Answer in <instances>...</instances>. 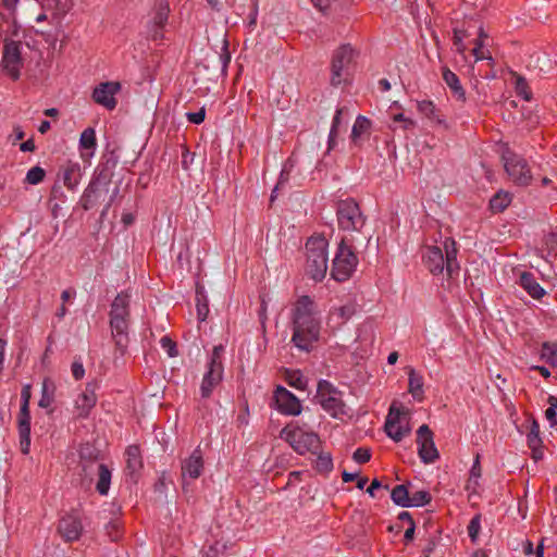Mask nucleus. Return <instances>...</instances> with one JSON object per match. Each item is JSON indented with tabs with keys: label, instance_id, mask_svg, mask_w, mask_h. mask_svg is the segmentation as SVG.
<instances>
[{
	"label": "nucleus",
	"instance_id": "a211bd4d",
	"mask_svg": "<svg viewBox=\"0 0 557 557\" xmlns=\"http://www.w3.org/2000/svg\"><path fill=\"white\" fill-rule=\"evenodd\" d=\"M120 89L121 84L119 82L100 83L95 87L91 98L97 104H100L108 110H113L117 104L115 95Z\"/></svg>",
	"mask_w": 557,
	"mask_h": 557
},
{
	"label": "nucleus",
	"instance_id": "864d4df0",
	"mask_svg": "<svg viewBox=\"0 0 557 557\" xmlns=\"http://www.w3.org/2000/svg\"><path fill=\"white\" fill-rule=\"evenodd\" d=\"M186 117H187L188 122H190L193 124H197V125L201 124L206 117V109L202 107L197 112H188V113H186Z\"/></svg>",
	"mask_w": 557,
	"mask_h": 557
},
{
	"label": "nucleus",
	"instance_id": "9b49d317",
	"mask_svg": "<svg viewBox=\"0 0 557 557\" xmlns=\"http://www.w3.org/2000/svg\"><path fill=\"white\" fill-rule=\"evenodd\" d=\"M355 51L349 44L339 46L331 60V85L337 87L347 82L348 66L352 62Z\"/></svg>",
	"mask_w": 557,
	"mask_h": 557
},
{
	"label": "nucleus",
	"instance_id": "b1692460",
	"mask_svg": "<svg viewBox=\"0 0 557 557\" xmlns=\"http://www.w3.org/2000/svg\"><path fill=\"white\" fill-rule=\"evenodd\" d=\"M114 166H115V162L110 161V160L99 163L97 165V168L95 169L94 175H92L89 184L107 191L108 186L110 185L112 177H113V168Z\"/></svg>",
	"mask_w": 557,
	"mask_h": 557
},
{
	"label": "nucleus",
	"instance_id": "a19ab883",
	"mask_svg": "<svg viewBox=\"0 0 557 557\" xmlns=\"http://www.w3.org/2000/svg\"><path fill=\"white\" fill-rule=\"evenodd\" d=\"M314 468L320 473H329L333 469V460L330 454L318 453Z\"/></svg>",
	"mask_w": 557,
	"mask_h": 557
},
{
	"label": "nucleus",
	"instance_id": "aec40b11",
	"mask_svg": "<svg viewBox=\"0 0 557 557\" xmlns=\"http://www.w3.org/2000/svg\"><path fill=\"white\" fill-rule=\"evenodd\" d=\"M58 532L65 542L77 541L83 533V524L81 519L72 513L65 515L59 521Z\"/></svg>",
	"mask_w": 557,
	"mask_h": 557
},
{
	"label": "nucleus",
	"instance_id": "58836bf2",
	"mask_svg": "<svg viewBox=\"0 0 557 557\" xmlns=\"http://www.w3.org/2000/svg\"><path fill=\"white\" fill-rule=\"evenodd\" d=\"M541 356L549 366L557 368V344L543 343Z\"/></svg>",
	"mask_w": 557,
	"mask_h": 557
},
{
	"label": "nucleus",
	"instance_id": "bf43d9fd",
	"mask_svg": "<svg viewBox=\"0 0 557 557\" xmlns=\"http://www.w3.org/2000/svg\"><path fill=\"white\" fill-rule=\"evenodd\" d=\"M343 112H344V108H337V110L335 111V114H334V117L332 121V126L330 129L332 133H338V127L341 125V119H342Z\"/></svg>",
	"mask_w": 557,
	"mask_h": 557
},
{
	"label": "nucleus",
	"instance_id": "bb28decb",
	"mask_svg": "<svg viewBox=\"0 0 557 557\" xmlns=\"http://www.w3.org/2000/svg\"><path fill=\"white\" fill-rule=\"evenodd\" d=\"M356 313L354 304H346L341 307L333 308L329 313V322L335 327L344 325Z\"/></svg>",
	"mask_w": 557,
	"mask_h": 557
},
{
	"label": "nucleus",
	"instance_id": "680f3d73",
	"mask_svg": "<svg viewBox=\"0 0 557 557\" xmlns=\"http://www.w3.org/2000/svg\"><path fill=\"white\" fill-rule=\"evenodd\" d=\"M481 471H482V469H481V465H480V455L478 454L475 456L474 462H473V465L471 467L470 474L473 478H480L481 476Z\"/></svg>",
	"mask_w": 557,
	"mask_h": 557
},
{
	"label": "nucleus",
	"instance_id": "72a5a7b5",
	"mask_svg": "<svg viewBox=\"0 0 557 557\" xmlns=\"http://www.w3.org/2000/svg\"><path fill=\"white\" fill-rule=\"evenodd\" d=\"M54 389L55 386L53 382L48 377L44 379L41 386V396L38 401V406L40 408H49L52 405L54 400Z\"/></svg>",
	"mask_w": 557,
	"mask_h": 557
},
{
	"label": "nucleus",
	"instance_id": "13d9d810",
	"mask_svg": "<svg viewBox=\"0 0 557 557\" xmlns=\"http://www.w3.org/2000/svg\"><path fill=\"white\" fill-rule=\"evenodd\" d=\"M257 17H258V0H253L251 11L248 15L247 26L249 29L252 30L256 27Z\"/></svg>",
	"mask_w": 557,
	"mask_h": 557
},
{
	"label": "nucleus",
	"instance_id": "e433bc0d",
	"mask_svg": "<svg viewBox=\"0 0 557 557\" xmlns=\"http://www.w3.org/2000/svg\"><path fill=\"white\" fill-rule=\"evenodd\" d=\"M79 147L85 150H95L97 147L96 132L92 127L85 128L79 138Z\"/></svg>",
	"mask_w": 557,
	"mask_h": 557
},
{
	"label": "nucleus",
	"instance_id": "4c0bfd02",
	"mask_svg": "<svg viewBox=\"0 0 557 557\" xmlns=\"http://www.w3.org/2000/svg\"><path fill=\"white\" fill-rule=\"evenodd\" d=\"M197 317L200 322L206 321L209 314V305L206 295L197 287L196 290Z\"/></svg>",
	"mask_w": 557,
	"mask_h": 557
},
{
	"label": "nucleus",
	"instance_id": "39448f33",
	"mask_svg": "<svg viewBox=\"0 0 557 557\" xmlns=\"http://www.w3.org/2000/svg\"><path fill=\"white\" fill-rule=\"evenodd\" d=\"M280 437L286 441L299 455L306 453L318 454L321 449V441L317 433L307 432L297 423H288L280 432Z\"/></svg>",
	"mask_w": 557,
	"mask_h": 557
},
{
	"label": "nucleus",
	"instance_id": "4468645a",
	"mask_svg": "<svg viewBox=\"0 0 557 557\" xmlns=\"http://www.w3.org/2000/svg\"><path fill=\"white\" fill-rule=\"evenodd\" d=\"M418 455L422 462L433 463L440 458V453L434 444V434L426 424L417 430Z\"/></svg>",
	"mask_w": 557,
	"mask_h": 557
},
{
	"label": "nucleus",
	"instance_id": "49530a36",
	"mask_svg": "<svg viewBox=\"0 0 557 557\" xmlns=\"http://www.w3.org/2000/svg\"><path fill=\"white\" fill-rule=\"evenodd\" d=\"M468 36L469 35H468L467 30L454 28L453 42H454V46L456 47L457 52L463 53L466 51L467 47L463 44V39L467 38Z\"/></svg>",
	"mask_w": 557,
	"mask_h": 557
},
{
	"label": "nucleus",
	"instance_id": "a878e982",
	"mask_svg": "<svg viewBox=\"0 0 557 557\" xmlns=\"http://www.w3.org/2000/svg\"><path fill=\"white\" fill-rule=\"evenodd\" d=\"M442 76L446 85L449 87L453 98L458 102L465 103L467 100L466 90L462 87L459 77L448 67H443Z\"/></svg>",
	"mask_w": 557,
	"mask_h": 557
},
{
	"label": "nucleus",
	"instance_id": "4d7b16f0",
	"mask_svg": "<svg viewBox=\"0 0 557 557\" xmlns=\"http://www.w3.org/2000/svg\"><path fill=\"white\" fill-rule=\"evenodd\" d=\"M30 398H32V385L26 384L23 386V388L21 391V407L26 406L27 408H29Z\"/></svg>",
	"mask_w": 557,
	"mask_h": 557
},
{
	"label": "nucleus",
	"instance_id": "f03ea898",
	"mask_svg": "<svg viewBox=\"0 0 557 557\" xmlns=\"http://www.w3.org/2000/svg\"><path fill=\"white\" fill-rule=\"evenodd\" d=\"M131 298L129 290H122L110 305L109 325L115 349L121 356L125 355L129 343Z\"/></svg>",
	"mask_w": 557,
	"mask_h": 557
},
{
	"label": "nucleus",
	"instance_id": "7c9ffc66",
	"mask_svg": "<svg viewBox=\"0 0 557 557\" xmlns=\"http://www.w3.org/2000/svg\"><path fill=\"white\" fill-rule=\"evenodd\" d=\"M103 191V189L88 184L79 200L82 208L85 211L92 209L99 202Z\"/></svg>",
	"mask_w": 557,
	"mask_h": 557
},
{
	"label": "nucleus",
	"instance_id": "0e129e2a",
	"mask_svg": "<svg viewBox=\"0 0 557 557\" xmlns=\"http://www.w3.org/2000/svg\"><path fill=\"white\" fill-rule=\"evenodd\" d=\"M20 149L23 152H33L36 149L35 141L33 138L27 139L26 141L20 145Z\"/></svg>",
	"mask_w": 557,
	"mask_h": 557
},
{
	"label": "nucleus",
	"instance_id": "3c124183",
	"mask_svg": "<svg viewBox=\"0 0 557 557\" xmlns=\"http://www.w3.org/2000/svg\"><path fill=\"white\" fill-rule=\"evenodd\" d=\"M480 519H481L480 515H476L470 520V522L468 524V535L471 539V541H473V542L476 540L480 528H481Z\"/></svg>",
	"mask_w": 557,
	"mask_h": 557
},
{
	"label": "nucleus",
	"instance_id": "cd10ccee",
	"mask_svg": "<svg viewBox=\"0 0 557 557\" xmlns=\"http://www.w3.org/2000/svg\"><path fill=\"white\" fill-rule=\"evenodd\" d=\"M417 108L422 115L430 120L431 123L436 125H444L446 127L444 115L441 113V110L436 108L433 101H418Z\"/></svg>",
	"mask_w": 557,
	"mask_h": 557
},
{
	"label": "nucleus",
	"instance_id": "423d86ee",
	"mask_svg": "<svg viewBox=\"0 0 557 557\" xmlns=\"http://www.w3.org/2000/svg\"><path fill=\"white\" fill-rule=\"evenodd\" d=\"M224 352L223 345H216L213 347L208 366L207 371L202 377V382L200 385V394L201 397L207 399L210 398L213 391L221 384L223 381V372L224 367L222 362V356Z\"/></svg>",
	"mask_w": 557,
	"mask_h": 557
},
{
	"label": "nucleus",
	"instance_id": "dca6fc26",
	"mask_svg": "<svg viewBox=\"0 0 557 557\" xmlns=\"http://www.w3.org/2000/svg\"><path fill=\"white\" fill-rule=\"evenodd\" d=\"M85 476H97L96 491L104 496L109 493L112 473L107 465L98 460L89 461L83 465Z\"/></svg>",
	"mask_w": 557,
	"mask_h": 557
},
{
	"label": "nucleus",
	"instance_id": "09e8293b",
	"mask_svg": "<svg viewBox=\"0 0 557 557\" xmlns=\"http://www.w3.org/2000/svg\"><path fill=\"white\" fill-rule=\"evenodd\" d=\"M161 347L168 351L169 357H176L178 355L176 343L169 336H163L160 339Z\"/></svg>",
	"mask_w": 557,
	"mask_h": 557
},
{
	"label": "nucleus",
	"instance_id": "f704fd0d",
	"mask_svg": "<svg viewBox=\"0 0 557 557\" xmlns=\"http://www.w3.org/2000/svg\"><path fill=\"white\" fill-rule=\"evenodd\" d=\"M408 391L412 396L421 400L423 396V379L422 376L418 375L413 369L409 372V384H408Z\"/></svg>",
	"mask_w": 557,
	"mask_h": 557
},
{
	"label": "nucleus",
	"instance_id": "0eeeda50",
	"mask_svg": "<svg viewBox=\"0 0 557 557\" xmlns=\"http://www.w3.org/2000/svg\"><path fill=\"white\" fill-rule=\"evenodd\" d=\"M338 227L347 232H360L366 224V216L361 212L359 203L347 198L339 200L336 206Z\"/></svg>",
	"mask_w": 557,
	"mask_h": 557
},
{
	"label": "nucleus",
	"instance_id": "6e6552de",
	"mask_svg": "<svg viewBox=\"0 0 557 557\" xmlns=\"http://www.w3.org/2000/svg\"><path fill=\"white\" fill-rule=\"evenodd\" d=\"M315 399L331 417L339 418L346 414V405L339 392L331 382L320 380L317 387Z\"/></svg>",
	"mask_w": 557,
	"mask_h": 557
},
{
	"label": "nucleus",
	"instance_id": "1a4fd4ad",
	"mask_svg": "<svg viewBox=\"0 0 557 557\" xmlns=\"http://www.w3.org/2000/svg\"><path fill=\"white\" fill-rule=\"evenodd\" d=\"M357 264L358 258L352 247L342 239L332 263L331 276L337 282H345L350 278Z\"/></svg>",
	"mask_w": 557,
	"mask_h": 557
},
{
	"label": "nucleus",
	"instance_id": "a18cd8bd",
	"mask_svg": "<svg viewBox=\"0 0 557 557\" xmlns=\"http://www.w3.org/2000/svg\"><path fill=\"white\" fill-rule=\"evenodd\" d=\"M527 440H528V446L530 448H535V446L542 445V438L540 436V425L535 420H533V422L531 424Z\"/></svg>",
	"mask_w": 557,
	"mask_h": 557
},
{
	"label": "nucleus",
	"instance_id": "5701e85b",
	"mask_svg": "<svg viewBox=\"0 0 557 557\" xmlns=\"http://www.w3.org/2000/svg\"><path fill=\"white\" fill-rule=\"evenodd\" d=\"M372 133V121L364 115H358L351 128V145L358 148L363 146Z\"/></svg>",
	"mask_w": 557,
	"mask_h": 557
},
{
	"label": "nucleus",
	"instance_id": "69168bd1",
	"mask_svg": "<svg viewBox=\"0 0 557 557\" xmlns=\"http://www.w3.org/2000/svg\"><path fill=\"white\" fill-rule=\"evenodd\" d=\"M416 523L410 524L405 531L404 541L406 544L411 542L414 537Z\"/></svg>",
	"mask_w": 557,
	"mask_h": 557
},
{
	"label": "nucleus",
	"instance_id": "c9c22d12",
	"mask_svg": "<svg viewBox=\"0 0 557 557\" xmlns=\"http://www.w3.org/2000/svg\"><path fill=\"white\" fill-rule=\"evenodd\" d=\"M285 381L296 389L305 391L307 388V381L299 370H286Z\"/></svg>",
	"mask_w": 557,
	"mask_h": 557
},
{
	"label": "nucleus",
	"instance_id": "6e6d98bb",
	"mask_svg": "<svg viewBox=\"0 0 557 557\" xmlns=\"http://www.w3.org/2000/svg\"><path fill=\"white\" fill-rule=\"evenodd\" d=\"M18 2H20V0H2V5L11 14V16L13 18V24L15 27H17L16 21H15V14H16V9H17Z\"/></svg>",
	"mask_w": 557,
	"mask_h": 557
},
{
	"label": "nucleus",
	"instance_id": "6ab92c4d",
	"mask_svg": "<svg viewBox=\"0 0 557 557\" xmlns=\"http://www.w3.org/2000/svg\"><path fill=\"white\" fill-rule=\"evenodd\" d=\"M97 404L96 385L87 383L85 389L77 396L75 400L76 417L86 419Z\"/></svg>",
	"mask_w": 557,
	"mask_h": 557
},
{
	"label": "nucleus",
	"instance_id": "338daca9",
	"mask_svg": "<svg viewBox=\"0 0 557 557\" xmlns=\"http://www.w3.org/2000/svg\"><path fill=\"white\" fill-rule=\"evenodd\" d=\"M311 2L320 11H326L327 9H330V0H311Z\"/></svg>",
	"mask_w": 557,
	"mask_h": 557
},
{
	"label": "nucleus",
	"instance_id": "8fccbe9b",
	"mask_svg": "<svg viewBox=\"0 0 557 557\" xmlns=\"http://www.w3.org/2000/svg\"><path fill=\"white\" fill-rule=\"evenodd\" d=\"M352 459L357 463H366L371 459V449L367 447H359L354 451Z\"/></svg>",
	"mask_w": 557,
	"mask_h": 557
},
{
	"label": "nucleus",
	"instance_id": "79ce46f5",
	"mask_svg": "<svg viewBox=\"0 0 557 557\" xmlns=\"http://www.w3.org/2000/svg\"><path fill=\"white\" fill-rule=\"evenodd\" d=\"M431 500L432 495L425 490L418 491L409 497L410 507H422L430 504Z\"/></svg>",
	"mask_w": 557,
	"mask_h": 557
},
{
	"label": "nucleus",
	"instance_id": "7ed1b4c3",
	"mask_svg": "<svg viewBox=\"0 0 557 557\" xmlns=\"http://www.w3.org/2000/svg\"><path fill=\"white\" fill-rule=\"evenodd\" d=\"M445 256L438 246H425L422 249V263L433 275H440L444 269L448 277L457 275L459 263L457 261V244L453 238H446L444 242Z\"/></svg>",
	"mask_w": 557,
	"mask_h": 557
},
{
	"label": "nucleus",
	"instance_id": "393cba45",
	"mask_svg": "<svg viewBox=\"0 0 557 557\" xmlns=\"http://www.w3.org/2000/svg\"><path fill=\"white\" fill-rule=\"evenodd\" d=\"M59 176L61 177L63 185L69 190L74 191L82 180V169L79 163L69 161L60 168Z\"/></svg>",
	"mask_w": 557,
	"mask_h": 557
},
{
	"label": "nucleus",
	"instance_id": "052dcab7",
	"mask_svg": "<svg viewBox=\"0 0 557 557\" xmlns=\"http://www.w3.org/2000/svg\"><path fill=\"white\" fill-rule=\"evenodd\" d=\"M557 407H553L552 405L545 410V417L549 421L552 426L557 425Z\"/></svg>",
	"mask_w": 557,
	"mask_h": 557
},
{
	"label": "nucleus",
	"instance_id": "ddd939ff",
	"mask_svg": "<svg viewBox=\"0 0 557 557\" xmlns=\"http://www.w3.org/2000/svg\"><path fill=\"white\" fill-rule=\"evenodd\" d=\"M170 15V5L166 0H156L152 9V17L147 23V38L152 41L164 39V28Z\"/></svg>",
	"mask_w": 557,
	"mask_h": 557
},
{
	"label": "nucleus",
	"instance_id": "603ef678",
	"mask_svg": "<svg viewBox=\"0 0 557 557\" xmlns=\"http://www.w3.org/2000/svg\"><path fill=\"white\" fill-rule=\"evenodd\" d=\"M81 460H82V466L89 461L98 460V453H95V449H92L89 446L84 447L81 450Z\"/></svg>",
	"mask_w": 557,
	"mask_h": 557
},
{
	"label": "nucleus",
	"instance_id": "9d476101",
	"mask_svg": "<svg viewBox=\"0 0 557 557\" xmlns=\"http://www.w3.org/2000/svg\"><path fill=\"white\" fill-rule=\"evenodd\" d=\"M23 64L22 42L5 38L3 40L0 66L4 73L15 82L21 76Z\"/></svg>",
	"mask_w": 557,
	"mask_h": 557
},
{
	"label": "nucleus",
	"instance_id": "412c9836",
	"mask_svg": "<svg viewBox=\"0 0 557 557\" xmlns=\"http://www.w3.org/2000/svg\"><path fill=\"white\" fill-rule=\"evenodd\" d=\"M30 410L26 406L20 407L17 414V430L20 436V448L23 455L30 451Z\"/></svg>",
	"mask_w": 557,
	"mask_h": 557
},
{
	"label": "nucleus",
	"instance_id": "473e14b6",
	"mask_svg": "<svg viewBox=\"0 0 557 557\" xmlns=\"http://www.w3.org/2000/svg\"><path fill=\"white\" fill-rule=\"evenodd\" d=\"M512 196L508 191L499 190L490 200V209L500 213L511 203Z\"/></svg>",
	"mask_w": 557,
	"mask_h": 557
},
{
	"label": "nucleus",
	"instance_id": "5fc2aeb1",
	"mask_svg": "<svg viewBox=\"0 0 557 557\" xmlns=\"http://www.w3.org/2000/svg\"><path fill=\"white\" fill-rule=\"evenodd\" d=\"M72 375L75 380H82L85 375V369L79 359H75L71 366Z\"/></svg>",
	"mask_w": 557,
	"mask_h": 557
},
{
	"label": "nucleus",
	"instance_id": "4be33fe9",
	"mask_svg": "<svg viewBox=\"0 0 557 557\" xmlns=\"http://www.w3.org/2000/svg\"><path fill=\"white\" fill-rule=\"evenodd\" d=\"M205 468V461H203V454L200 449V447H197L194 449L191 455L184 459L182 461L181 471L182 476L186 478L189 476L190 479L195 480L198 479Z\"/></svg>",
	"mask_w": 557,
	"mask_h": 557
},
{
	"label": "nucleus",
	"instance_id": "c756f323",
	"mask_svg": "<svg viewBox=\"0 0 557 557\" xmlns=\"http://www.w3.org/2000/svg\"><path fill=\"white\" fill-rule=\"evenodd\" d=\"M126 470L131 475L139 472L143 468V458L138 445H129L126 448Z\"/></svg>",
	"mask_w": 557,
	"mask_h": 557
},
{
	"label": "nucleus",
	"instance_id": "c85d7f7f",
	"mask_svg": "<svg viewBox=\"0 0 557 557\" xmlns=\"http://www.w3.org/2000/svg\"><path fill=\"white\" fill-rule=\"evenodd\" d=\"M520 285L534 299H541L545 294L544 288L530 272H523L520 275Z\"/></svg>",
	"mask_w": 557,
	"mask_h": 557
},
{
	"label": "nucleus",
	"instance_id": "37998d69",
	"mask_svg": "<svg viewBox=\"0 0 557 557\" xmlns=\"http://www.w3.org/2000/svg\"><path fill=\"white\" fill-rule=\"evenodd\" d=\"M219 60L221 63V72L224 76L227 74V66L231 62V52L228 50V40L226 38V35H224L222 39V49L221 53L219 54Z\"/></svg>",
	"mask_w": 557,
	"mask_h": 557
},
{
	"label": "nucleus",
	"instance_id": "ea45409f",
	"mask_svg": "<svg viewBox=\"0 0 557 557\" xmlns=\"http://www.w3.org/2000/svg\"><path fill=\"white\" fill-rule=\"evenodd\" d=\"M515 91L518 97L522 98L525 101H531L532 91L527 79L523 76L517 75L515 82Z\"/></svg>",
	"mask_w": 557,
	"mask_h": 557
},
{
	"label": "nucleus",
	"instance_id": "c03bdc74",
	"mask_svg": "<svg viewBox=\"0 0 557 557\" xmlns=\"http://www.w3.org/2000/svg\"><path fill=\"white\" fill-rule=\"evenodd\" d=\"M45 176L46 171L41 166L36 165L28 170L25 182L30 185H37L45 180Z\"/></svg>",
	"mask_w": 557,
	"mask_h": 557
},
{
	"label": "nucleus",
	"instance_id": "774afa93",
	"mask_svg": "<svg viewBox=\"0 0 557 557\" xmlns=\"http://www.w3.org/2000/svg\"><path fill=\"white\" fill-rule=\"evenodd\" d=\"M76 295V292L72 288H69V289H65L61 293V299H62V302H66L69 301L70 299L74 298Z\"/></svg>",
	"mask_w": 557,
	"mask_h": 557
},
{
	"label": "nucleus",
	"instance_id": "20e7f679",
	"mask_svg": "<svg viewBox=\"0 0 557 557\" xmlns=\"http://www.w3.org/2000/svg\"><path fill=\"white\" fill-rule=\"evenodd\" d=\"M329 242L322 234L312 235L306 243V273L315 282H321L327 271Z\"/></svg>",
	"mask_w": 557,
	"mask_h": 557
},
{
	"label": "nucleus",
	"instance_id": "f8f14e48",
	"mask_svg": "<svg viewBox=\"0 0 557 557\" xmlns=\"http://www.w3.org/2000/svg\"><path fill=\"white\" fill-rule=\"evenodd\" d=\"M504 168L510 180L519 186H529L532 174L528 161L511 150L503 153Z\"/></svg>",
	"mask_w": 557,
	"mask_h": 557
},
{
	"label": "nucleus",
	"instance_id": "2eb2a0df",
	"mask_svg": "<svg viewBox=\"0 0 557 557\" xmlns=\"http://www.w3.org/2000/svg\"><path fill=\"white\" fill-rule=\"evenodd\" d=\"M273 399L276 410L284 416H298L302 410L298 397L284 386L278 385L275 388Z\"/></svg>",
	"mask_w": 557,
	"mask_h": 557
},
{
	"label": "nucleus",
	"instance_id": "f3484780",
	"mask_svg": "<svg viewBox=\"0 0 557 557\" xmlns=\"http://www.w3.org/2000/svg\"><path fill=\"white\" fill-rule=\"evenodd\" d=\"M403 408H399L394 403L388 410L385 421L386 434L395 442H400L406 435L410 433V428L407 424H401V414H405Z\"/></svg>",
	"mask_w": 557,
	"mask_h": 557
},
{
	"label": "nucleus",
	"instance_id": "e2e57ef3",
	"mask_svg": "<svg viewBox=\"0 0 557 557\" xmlns=\"http://www.w3.org/2000/svg\"><path fill=\"white\" fill-rule=\"evenodd\" d=\"M381 487H383V485H382L381 481H380V480H377V479H374V480L371 482L370 486L367 488V493H368L371 497H374V496H375L374 491H375V490H377V488H381ZM384 488H385V490H388V485H384Z\"/></svg>",
	"mask_w": 557,
	"mask_h": 557
},
{
	"label": "nucleus",
	"instance_id": "f257e3e1",
	"mask_svg": "<svg viewBox=\"0 0 557 557\" xmlns=\"http://www.w3.org/2000/svg\"><path fill=\"white\" fill-rule=\"evenodd\" d=\"M290 342L301 351L310 352L320 339L321 321L314 311L313 300L300 296L292 309Z\"/></svg>",
	"mask_w": 557,
	"mask_h": 557
},
{
	"label": "nucleus",
	"instance_id": "de8ad7c7",
	"mask_svg": "<svg viewBox=\"0 0 557 557\" xmlns=\"http://www.w3.org/2000/svg\"><path fill=\"white\" fill-rule=\"evenodd\" d=\"M486 37V34L484 33L483 28L481 27L479 29V37L476 39H474V47L472 49V54L474 55L475 58V61H481V60H485V59H488V60H492V57L491 55H479V50L481 48H483L484 44H483V38Z\"/></svg>",
	"mask_w": 557,
	"mask_h": 557
},
{
	"label": "nucleus",
	"instance_id": "2f4dec72",
	"mask_svg": "<svg viewBox=\"0 0 557 557\" xmlns=\"http://www.w3.org/2000/svg\"><path fill=\"white\" fill-rule=\"evenodd\" d=\"M409 485H410V483H406V484H398L393 487V490L391 492V498L395 505L404 507V508L410 507Z\"/></svg>",
	"mask_w": 557,
	"mask_h": 557
}]
</instances>
